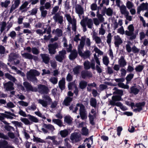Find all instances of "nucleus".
Segmentation results:
<instances>
[{"instance_id":"52","label":"nucleus","mask_w":148,"mask_h":148,"mask_svg":"<svg viewBox=\"0 0 148 148\" xmlns=\"http://www.w3.org/2000/svg\"><path fill=\"white\" fill-rule=\"evenodd\" d=\"M103 62L104 65H108L109 61L108 57L104 56L103 58Z\"/></svg>"},{"instance_id":"46","label":"nucleus","mask_w":148,"mask_h":148,"mask_svg":"<svg viewBox=\"0 0 148 148\" xmlns=\"http://www.w3.org/2000/svg\"><path fill=\"white\" fill-rule=\"evenodd\" d=\"M113 90H115L114 92V93L119 95L121 96L123 95V92L122 90L117 89L116 87L114 88Z\"/></svg>"},{"instance_id":"43","label":"nucleus","mask_w":148,"mask_h":148,"mask_svg":"<svg viewBox=\"0 0 148 148\" xmlns=\"http://www.w3.org/2000/svg\"><path fill=\"white\" fill-rule=\"evenodd\" d=\"M55 34L58 37H60L62 35V31L60 29L57 28L56 30Z\"/></svg>"},{"instance_id":"29","label":"nucleus","mask_w":148,"mask_h":148,"mask_svg":"<svg viewBox=\"0 0 148 148\" xmlns=\"http://www.w3.org/2000/svg\"><path fill=\"white\" fill-rule=\"evenodd\" d=\"M72 120V118L69 115L66 116L64 118V121L68 124L71 123Z\"/></svg>"},{"instance_id":"38","label":"nucleus","mask_w":148,"mask_h":148,"mask_svg":"<svg viewBox=\"0 0 148 148\" xmlns=\"http://www.w3.org/2000/svg\"><path fill=\"white\" fill-rule=\"evenodd\" d=\"M91 55L90 52L88 50H86L83 53L82 57L85 58H89Z\"/></svg>"},{"instance_id":"47","label":"nucleus","mask_w":148,"mask_h":148,"mask_svg":"<svg viewBox=\"0 0 148 148\" xmlns=\"http://www.w3.org/2000/svg\"><path fill=\"white\" fill-rule=\"evenodd\" d=\"M126 7L127 8L130 9L132 8L134 6L133 3L129 1H127L126 4Z\"/></svg>"},{"instance_id":"7","label":"nucleus","mask_w":148,"mask_h":148,"mask_svg":"<svg viewBox=\"0 0 148 148\" xmlns=\"http://www.w3.org/2000/svg\"><path fill=\"white\" fill-rule=\"evenodd\" d=\"M109 103L108 105H111L112 106H117L119 107L123 111L126 110H127V108L123 106L122 104L120 102H117L116 103L115 101L113 100H110L109 101Z\"/></svg>"},{"instance_id":"9","label":"nucleus","mask_w":148,"mask_h":148,"mask_svg":"<svg viewBox=\"0 0 148 148\" xmlns=\"http://www.w3.org/2000/svg\"><path fill=\"white\" fill-rule=\"evenodd\" d=\"M96 116V110L94 109H92L90 112L89 113L88 117L89 118L90 123L92 125H94V120Z\"/></svg>"},{"instance_id":"61","label":"nucleus","mask_w":148,"mask_h":148,"mask_svg":"<svg viewBox=\"0 0 148 148\" xmlns=\"http://www.w3.org/2000/svg\"><path fill=\"white\" fill-rule=\"evenodd\" d=\"M88 130L86 127H83L82 129V134L84 135H87L88 133Z\"/></svg>"},{"instance_id":"15","label":"nucleus","mask_w":148,"mask_h":148,"mask_svg":"<svg viewBox=\"0 0 148 148\" xmlns=\"http://www.w3.org/2000/svg\"><path fill=\"white\" fill-rule=\"evenodd\" d=\"M4 88L7 91H10L14 89L13 84L10 82L4 84Z\"/></svg>"},{"instance_id":"54","label":"nucleus","mask_w":148,"mask_h":148,"mask_svg":"<svg viewBox=\"0 0 148 148\" xmlns=\"http://www.w3.org/2000/svg\"><path fill=\"white\" fill-rule=\"evenodd\" d=\"M18 103L21 106L23 107H27L28 106L29 103L23 101H19Z\"/></svg>"},{"instance_id":"17","label":"nucleus","mask_w":148,"mask_h":148,"mask_svg":"<svg viewBox=\"0 0 148 148\" xmlns=\"http://www.w3.org/2000/svg\"><path fill=\"white\" fill-rule=\"evenodd\" d=\"M120 11L122 14L124 15L126 17L129 16V12L127 10L126 7L123 4L121 5Z\"/></svg>"},{"instance_id":"49","label":"nucleus","mask_w":148,"mask_h":148,"mask_svg":"<svg viewBox=\"0 0 148 148\" xmlns=\"http://www.w3.org/2000/svg\"><path fill=\"white\" fill-rule=\"evenodd\" d=\"M112 100L116 102L121 100V96L119 95H115L113 96L112 97Z\"/></svg>"},{"instance_id":"36","label":"nucleus","mask_w":148,"mask_h":148,"mask_svg":"<svg viewBox=\"0 0 148 148\" xmlns=\"http://www.w3.org/2000/svg\"><path fill=\"white\" fill-rule=\"evenodd\" d=\"M90 104L91 106L95 108L97 106V101L95 99L92 98L90 100Z\"/></svg>"},{"instance_id":"10","label":"nucleus","mask_w":148,"mask_h":148,"mask_svg":"<svg viewBox=\"0 0 148 148\" xmlns=\"http://www.w3.org/2000/svg\"><path fill=\"white\" fill-rule=\"evenodd\" d=\"M38 91L41 94H46L48 92V88L47 87L44 85H39L38 86L37 89Z\"/></svg>"},{"instance_id":"60","label":"nucleus","mask_w":148,"mask_h":148,"mask_svg":"<svg viewBox=\"0 0 148 148\" xmlns=\"http://www.w3.org/2000/svg\"><path fill=\"white\" fill-rule=\"evenodd\" d=\"M94 50L95 53H98V54L101 55H102L103 54V52L101 51L99 49L96 47H95L94 48Z\"/></svg>"},{"instance_id":"8","label":"nucleus","mask_w":148,"mask_h":148,"mask_svg":"<svg viewBox=\"0 0 148 148\" xmlns=\"http://www.w3.org/2000/svg\"><path fill=\"white\" fill-rule=\"evenodd\" d=\"M70 139L73 142H76L81 139V135L77 132L72 133L71 134Z\"/></svg>"},{"instance_id":"28","label":"nucleus","mask_w":148,"mask_h":148,"mask_svg":"<svg viewBox=\"0 0 148 148\" xmlns=\"http://www.w3.org/2000/svg\"><path fill=\"white\" fill-rule=\"evenodd\" d=\"M28 116L29 117V119L35 123L39 122V120L36 117L30 114L28 115Z\"/></svg>"},{"instance_id":"34","label":"nucleus","mask_w":148,"mask_h":148,"mask_svg":"<svg viewBox=\"0 0 148 148\" xmlns=\"http://www.w3.org/2000/svg\"><path fill=\"white\" fill-rule=\"evenodd\" d=\"M10 3V0H6L5 2H1V5L2 7H4L5 8H7Z\"/></svg>"},{"instance_id":"51","label":"nucleus","mask_w":148,"mask_h":148,"mask_svg":"<svg viewBox=\"0 0 148 148\" xmlns=\"http://www.w3.org/2000/svg\"><path fill=\"white\" fill-rule=\"evenodd\" d=\"M106 14L109 16H112L113 14V11L110 8H108L106 9Z\"/></svg>"},{"instance_id":"62","label":"nucleus","mask_w":148,"mask_h":148,"mask_svg":"<svg viewBox=\"0 0 148 148\" xmlns=\"http://www.w3.org/2000/svg\"><path fill=\"white\" fill-rule=\"evenodd\" d=\"M65 16L66 17V18L68 22L70 24H72L73 22V20H72L71 17L70 15L69 14H66Z\"/></svg>"},{"instance_id":"63","label":"nucleus","mask_w":148,"mask_h":148,"mask_svg":"<svg viewBox=\"0 0 148 148\" xmlns=\"http://www.w3.org/2000/svg\"><path fill=\"white\" fill-rule=\"evenodd\" d=\"M5 129L8 131H11L12 130L14 131V128L13 127L10 125H7L5 126Z\"/></svg>"},{"instance_id":"39","label":"nucleus","mask_w":148,"mask_h":148,"mask_svg":"<svg viewBox=\"0 0 148 148\" xmlns=\"http://www.w3.org/2000/svg\"><path fill=\"white\" fill-rule=\"evenodd\" d=\"M119 65H126V62L125 60L124 57L121 56L119 60Z\"/></svg>"},{"instance_id":"14","label":"nucleus","mask_w":148,"mask_h":148,"mask_svg":"<svg viewBox=\"0 0 148 148\" xmlns=\"http://www.w3.org/2000/svg\"><path fill=\"white\" fill-rule=\"evenodd\" d=\"M42 61L45 64H48L49 62L50 58L48 55L45 53L40 54Z\"/></svg>"},{"instance_id":"11","label":"nucleus","mask_w":148,"mask_h":148,"mask_svg":"<svg viewBox=\"0 0 148 148\" xmlns=\"http://www.w3.org/2000/svg\"><path fill=\"white\" fill-rule=\"evenodd\" d=\"M53 18L56 22H58L61 24L63 21V18L62 16H61L58 12L56 13L53 17Z\"/></svg>"},{"instance_id":"3","label":"nucleus","mask_w":148,"mask_h":148,"mask_svg":"<svg viewBox=\"0 0 148 148\" xmlns=\"http://www.w3.org/2000/svg\"><path fill=\"white\" fill-rule=\"evenodd\" d=\"M59 54L55 56L56 60L60 62H62L63 60L66 58L65 55L66 54V51L65 50H62L59 52Z\"/></svg>"},{"instance_id":"12","label":"nucleus","mask_w":148,"mask_h":148,"mask_svg":"<svg viewBox=\"0 0 148 148\" xmlns=\"http://www.w3.org/2000/svg\"><path fill=\"white\" fill-rule=\"evenodd\" d=\"M114 44L115 47L119 48V45L123 43V41L120 36L118 35L114 36Z\"/></svg>"},{"instance_id":"21","label":"nucleus","mask_w":148,"mask_h":148,"mask_svg":"<svg viewBox=\"0 0 148 148\" xmlns=\"http://www.w3.org/2000/svg\"><path fill=\"white\" fill-rule=\"evenodd\" d=\"M75 10L77 13L82 15L84 14L83 9L80 5H77L75 8Z\"/></svg>"},{"instance_id":"13","label":"nucleus","mask_w":148,"mask_h":148,"mask_svg":"<svg viewBox=\"0 0 148 148\" xmlns=\"http://www.w3.org/2000/svg\"><path fill=\"white\" fill-rule=\"evenodd\" d=\"M23 85L26 88L27 91H31L36 92L37 88H33L31 85L27 82H25L23 83Z\"/></svg>"},{"instance_id":"40","label":"nucleus","mask_w":148,"mask_h":148,"mask_svg":"<svg viewBox=\"0 0 148 148\" xmlns=\"http://www.w3.org/2000/svg\"><path fill=\"white\" fill-rule=\"evenodd\" d=\"M130 93H133L135 95H136L138 93L139 90L135 87L132 86L130 88Z\"/></svg>"},{"instance_id":"44","label":"nucleus","mask_w":148,"mask_h":148,"mask_svg":"<svg viewBox=\"0 0 148 148\" xmlns=\"http://www.w3.org/2000/svg\"><path fill=\"white\" fill-rule=\"evenodd\" d=\"M86 24L88 28L90 29L92 28V26L93 25V23L91 19H89L86 22Z\"/></svg>"},{"instance_id":"59","label":"nucleus","mask_w":148,"mask_h":148,"mask_svg":"<svg viewBox=\"0 0 148 148\" xmlns=\"http://www.w3.org/2000/svg\"><path fill=\"white\" fill-rule=\"evenodd\" d=\"M118 86L120 87L125 89H128L129 86L128 85H125L122 82H119L118 84Z\"/></svg>"},{"instance_id":"50","label":"nucleus","mask_w":148,"mask_h":148,"mask_svg":"<svg viewBox=\"0 0 148 148\" xmlns=\"http://www.w3.org/2000/svg\"><path fill=\"white\" fill-rule=\"evenodd\" d=\"M36 106L34 104H33L31 106H28L26 110V111H27V110H32V111H34L36 110Z\"/></svg>"},{"instance_id":"55","label":"nucleus","mask_w":148,"mask_h":148,"mask_svg":"<svg viewBox=\"0 0 148 148\" xmlns=\"http://www.w3.org/2000/svg\"><path fill=\"white\" fill-rule=\"evenodd\" d=\"M21 120L26 125L30 124V122L27 118H22L21 119Z\"/></svg>"},{"instance_id":"48","label":"nucleus","mask_w":148,"mask_h":148,"mask_svg":"<svg viewBox=\"0 0 148 148\" xmlns=\"http://www.w3.org/2000/svg\"><path fill=\"white\" fill-rule=\"evenodd\" d=\"M112 34L111 33H109L107 36V42L110 45L111 43L112 40Z\"/></svg>"},{"instance_id":"31","label":"nucleus","mask_w":148,"mask_h":148,"mask_svg":"<svg viewBox=\"0 0 148 148\" xmlns=\"http://www.w3.org/2000/svg\"><path fill=\"white\" fill-rule=\"evenodd\" d=\"M23 57L26 59L32 60L33 58V56L32 54L28 53H24L22 54Z\"/></svg>"},{"instance_id":"32","label":"nucleus","mask_w":148,"mask_h":148,"mask_svg":"<svg viewBox=\"0 0 148 148\" xmlns=\"http://www.w3.org/2000/svg\"><path fill=\"white\" fill-rule=\"evenodd\" d=\"M8 145V142L5 140L0 141V148H6Z\"/></svg>"},{"instance_id":"1","label":"nucleus","mask_w":148,"mask_h":148,"mask_svg":"<svg viewBox=\"0 0 148 148\" xmlns=\"http://www.w3.org/2000/svg\"><path fill=\"white\" fill-rule=\"evenodd\" d=\"M43 99H39L37 100L38 103L41 104L43 107H46L51 102V98L48 95H43L42 97Z\"/></svg>"},{"instance_id":"4","label":"nucleus","mask_w":148,"mask_h":148,"mask_svg":"<svg viewBox=\"0 0 148 148\" xmlns=\"http://www.w3.org/2000/svg\"><path fill=\"white\" fill-rule=\"evenodd\" d=\"M40 74V73L35 70H31L27 73V77L28 79L31 80H36L35 76H38Z\"/></svg>"},{"instance_id":"41","label":"nucleus","mask_w":148,"mask_h":148,"mask_svg":"<svg viewBox=\"0 0 148 148\" xmlns=\"http://www.w3.org/2000/svg\"><path fill=\"white\" fill-rule=\"evenodd\" d=\"M103 15L99 13V10H98L97 12V16L101 22H103L104 21V18L103 17Z\"/></svg>"},{"instance_id":"5","label":"nucleus","mask_w":148,"mask_h":148,"mask_svg":"<svg viewBox=\"0 0 148 148\" xmlns=\"http://www.w3.org/2000/svg\"><path fill=\"white\" fill-rule=\"evenodd\" d=\"M48 51L51 55L55 54L57 52L56 50L58 48V45L57 42L50 44L48 45Z\"/></svg>"},{"instance_id":"45","label":"nucleus","mask_w":148,"mask_h":148,"mask_svg":"<svg viewBox=\"0 0 148 148\" xmlns=\"http://www.w3.org/2000/svg\"><path fill=\"white\" fill-rule=\"evenodd\" d=\"M72 24V30L74 32H75L77 29V26H76V20L73 18V23L71 24Z\"/></svg>"},{"instance_id":"57","label":"nucleus","mask_w":148,"mask_h":148,"mask_svg":"<svg viewBox=\"0 0 148 148\" xmlns=\"http://www.w3.org/2000/svg\"><path fill=\"white\" fill-rule=\"evenodd\" d=\"M34 113L37 116L42 118L43 119H46V117L44 116L43 115L39 110H38L37 111L35 112H34Z\"/></svg>"},{"instance_id":"42","label":"nucleus","mask_w":148,"mask_h":148,"mask_svg":"<svg viewBox=\"0 0 148 148\" xmlns=\"http://www.w3.org/2000/svg\"><path fill=\"white\" fill-rule=\"evenodd\" d=\"M87 85V83L85 81H82L79 84L80 88L82 89H83L86 88Z\"/></svg>"},{"instance_id":"35","label":"nucleus","mask_w":148,"mask_h":148,"mask_svg":"<svg viewBox=\"0 0 148 148\" xmlns=\"http://www.w3.org/2000/svg\"><path fill=\"white\" fill-rule=\"evenodd\" d=\"M6 78L9 80H11L14 82H15L16 81L15 78L9 73H5V75Z\"/></svg>"},{"instance_id":"20","label":"nucleus","mask_w":148,"mask_h":148,"mask_svg":"<svg viewBox=\"0 0 148 148\" xmlns=\"http://www.w3.org/2000/svg\"><path fill=\"white\" fill-rule=\"evenodd\" d=\"M56 136H48L47 138V139H49L51 140L52 141V143L54 145H58L60 144V142L57 141L56 140Z\"/></svg>"},{"instance_id":"18","label":"nucleus","mask_w":148,"mask_h":148,"mask_svg":"<svg viewBox=\"0 0 148 148\" xmlns=\"http://www.w3.org/2000/svg\"><path fill=\"white\" fill-rule=\"evenodd\" d=\"M145 103L144 102L139 103H136V105L134 106V107H136L134 110L135 111L139 112L142 109V107L144 106Z\"/></svg>"},{"instance_id":"56","label":"nucleus","mask_w":148,"mask_h":148,"mask_svg":"<svg viewBox=\"0 0 148 148\" xmlns=\"http://www.w3.org/2000/svg\"><path fill=\"white\" fill-rule=\"evenodd\" d=\"M8 36L11 37L12 39H14L16 37V34L14 31H12L10 32V34H8Z\"/></svg>"},{"instance_id":"24","label":"nucleus","mask_w":148,"mask_h":148,"mask_svg":"<svg viewBox=\"0 0 148 148\" xmlns=\"http://www.w3.org/2000/svg\"><path fill=\"white\" fill-rule=\"evenodd\" d=\"M82 78L84 79L87 77H91L92 74L91 73L88 71H83L82 72Z\"/></svg>"},{"instance_id":"53","label":"nucleus","mask_w":148,"mask_h":148,"mask_svg":"<svg viewBox=\"0 0 148 148\" xmlns=\"http://www.w3.org/2000/svg\"><path fill=\"white\" fill-rule=\"evenodd\" d=\"M23 133L25 136V138L27 140L29 139L30 138L29 134L25 130H23Z\"/></svg>"},{"instance_id":"19","label":"nucleus","mask_w":148,"mask_h":148,"mask_svg":"<svg viewBox=\"0 0 148 148\" xmlns=\"http://www.w3.org/2000/svg\"><path fill=\"white\" fill-rule=\"evenodd\" d=\"M109 0H98V4H100V6L98 7V9H101L103 6V4H105L108 5L109 4Z\"/></svg>"},{"instance_id":"22","label":"nucleus","mask_w":148,"mask_h":148,"mask_svg":"<svg viewBox=\"0 0 148 148\" xmlns=\"http://www.w3.org/2000/svg\"><path fill=\"white\" fill-rule=\"evenodd\" d=\"M5 113H6L5 114L3 113V115L7 119H12L13 118V116H15L14 114L10 112H5Z\"/></svg>"},{"instance_id":"23","label":"nucleus","mask_w":148,"mask_h":148,"mask_svg":"<svg viewBox=\"0 0 148 148\" xmlns=\"http://www.w3.org/2000/svg\"><path fill=\"white\" fill-rule=\"evenodd\" d=\"M59 86L61 90H63L65 88V80L64 79L62 78L61 80L59 82Z\"/></svg>"},{"instance_id":"26","label":"nucleus","mask_w":148,"mask_h":148,"mask_svg":"<svg viewBox=\"0 0 148 148\" xmlns=\"http://www.w3.org/2000/svg\"><path fill=\"white\" fill-rule=\"evenodd\" d=\"M43 127H44L48 129L49 130L51 131L52 132H53L55 129L54 126L51 124H44Z\"/></svg>"},{"instance_id":"6","label":"nucleus","mask_w":148,"mask_h":148,"mask_svg":"<svg viewBox=\"0 0 148 148\" xmlns=\"http://www.w3.org/2000/svg\"><path fill=\"white\" fill-rule=\"evenodd\" d=\"M18 57V54L12 53L9 55L8 61L10 62L14 61L15 65H16L20 62L19 60L17 59Z\"/></svg>"},{"instance_id":"16","label":"nucleus","mask_w":148,"mask_h":148,"mask_svg":"<svg viewBox=\"0 0 148 148\" xmlns=\"http://www.w3.org/2000/svg\"><path fill=\"white\" fill-rule=\"evenodd\" d=\"M78 56V53L75 49H74L71 52L69 56V58L71 60H73L76 59Z\"/></svg>"},{"instance_id":"64","label":"nucleus","mask_w":148,"mask_h":148,"mask_svg":"<svg viewBox=\"0 0 148 148\" xmlns=\"http://www.w3.org/2000/svg\"><path fill=\"white\" fill-rule=\"evenodd\" d=\"M134 76V74L132 73H130L126 77V80L127 82L130 81L133 78Z\"/></svg>"},{"instance_id":"30","label":"nucleus","mask_w":148,"mask_h":148,"mask_svg":"<svg viewBox=\"0 0 148 148\" xmlns=\"http://www.w3.org/2000/svg\"><path fill=\"white\" fill-rule=\"evenodd\" d=\"M60 134L62 137L65 138L68 135L69 132L67 130L64 129L60 131Z\"/></svg>"},{"instance_id":"58","label":"nucleus","mask_w":148,"mask_h":148,"mask_svg":"<svg viewBox=\"0 0 148 148\" xmlns=\"http://www.w3.org/2000/svg\"><path fill=\"white\" fill-rule=\"evenodd\" d=\"M7 135L9 138H10L11 139H13L15 138V134L13 132H9L7 133Z\"/></svg>"},{"instance_id":"27","label":"nucleus","mask_w":148,"mask_h":148,"mask_svg":"<svg viewBox=\"0 0 148 148\" xmlns=\"http://www.w3.org/2000/svg\"><path fill=\"white\" fill-rule=\"evenodd\" d=\"M73 98L69 97H66L64 101V104L66 106L69 105L71 102L72 101Z\"/></svg>"},{"instance_id":"2","label":"nucleus","mask_w":148,"mask_h":148,"mask_svg":"<svg viewBox=\"0 0 148 148\" xmlns=\"http://www.w3.org/2000/svg\"><path fill=\"white\" fill-rule=\"evenodd\" d=\"M77 106H79V114L81 119L82 120L86 119L87 116L84 106L82 104L79 103L77 104Z\"/></svg>"},{"instance_id":"25","label":"nucleus","mask_w":148,"mask_h":148,"mask_svg":"<svg viewBox=\"0 0 148 148\" xmlns=\"http://www.w3.org/2000/svg\"><path fill=\"white\" fill-rule=\"evenodd\" d=\"M52 121L53 123L57 124L60 127H61L63 126L62 122L60 119H53Z\"/></svg>"},{"instance_id":"37","label":"nucleus","mask_w":148,"mask_h":148,"mask_svg":"<svg viewBox=\"0 0 148 148\" xmlns=\"http://www.w3.org/2000/svg\"><path fill=\"white\" fill-rule=\"evenodd\" d=\"M33 140L34 142L36 143H45V141L42 139L38 137L33 136Z\"/></svg>"},{"instance_id":"33","label":"nucleus","mask_w":148,"mask_h":148,"mask_svg":"<svg viewBox=\"0 0 148 148\" xmlns=\"http://www.w3.org/2000/svg\"><path fill=\"white\" fill-rule=\"evenodd\" d=\"M11 123L14 125L16 128L17 127H22L23 124L21 122L15 121H12Z\"/></svg>"}]
</instances>
